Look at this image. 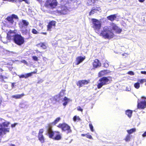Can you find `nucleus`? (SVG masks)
<instances>
[{
  "instance_id": "nucleus-1",
  "label": "nucleus",
  "mask_w": 146,
  "mask_h": 146,
  "mask_svg": "<svg viewBox=\"0 0 146 146\" xmlns=\"http://www.w3.org/2000/svg\"><path fill=\"white\" fill-rule=\"evenodd\" d=\"M105 38L110 39L112 38L114 36V35L111 31L110 28L105 26L103 28V30L101 31L99 34Z\"/></svg>"
},
{
  "instance_id": "nucleus-2",
  "label": "nucleus",
  "mask_w": 146,
  "mask_h": 146,
  "mask_svg": "<svg viewBox=\"0 0 146 146\" xmlns=\"http://www.w3.org/2000/svg\"><path fill=\"white\" fill-rule=\"evenodd\" d=\"M2 122L1 124L0 123V135L9 132L10 129L9 126L10 122L5 121H2Z\"/></svg>"
},
{
  "instance_id": "nucleus-3",
  "label": "nucleus",
  "mask_w": 146,
  "mask_h": 146,
  "mask_svg": "<svg viewBox=\"0 0 146 146\" xmlns=\"http://www.w3.org/2000/svg\"><path fill=\"white\" fill-rule=\"evenodd\" d=\"M48 136L50 138H52L55 140H58L61 139V137L58 132H53L51 128H49L47 131Z\"/></svg>"
},
{
  "instance_id": "nucleus-4",
  "label": "nucleus",
  "mask_w": 146,
  "mask_h": 146,
  "mask_svg": "<svg viewBox=\"0 0 146 146\" xmlns=\"http://www.w3.org/2000/svg\"><path fill=\"white\" fill-rule=\"evenodd\" d=\"M57 5L56 0H46L44 6L49 9H53L55 8Z\"/></svg>"
},
{
  "instance_id": "nucleus-5",
  "label": "nucleus",
  "mask_w": 146,
  "mask_h": 146,
  "mask_svg": "<svg viewBox=\"0 0 146 146\" xmlns=\"http://www.w3.org/2000/svg\"><path fill=\"white\" fill-rule=\"evenodd\" d=\"M67 2H63L65 3V5L61 6V9L59 11L60 13L62 14H66L68 13L71 10V8L70 7L69 4L67 3Z\"/></svg>"
},
{
  "instance_id": "nucleus-6",
  "label": "nucleus",
  "mask_w": 146,
  "mask_h": 146,
  "mask_svg": "<svg viewBox=\"0 0 146 146\" xmlns=\"http://www.w3.org/2000/svg\"><path fill=\"white\" fill-rule=\"evenodd\" d=\"M92 21L93 23V27L95 31L99 34L101 32V31H100L101 25V22L95 19H92Z\"/></svg>"
},
{
  "instance_id": "nucleus-7",
  "label": "nucleus",
  "mask_w": 146,
  "mask_h": 146,
  "mask_svg": "<svg viewBox=\"0 0 146 146\" xmlns=\"http://www.w3.org/2000/svg\"><path fill=\"white\" fill-rule=\"evenodd\" d=\"M110 81L109 79L106 77H103L101 78L99 80V82L97 85L98 88L99 89L101 88L103 86L108 84Z\"/></svg>"
},
{
  "instance_id": "nucleus-8",
  "label": "nucleus",
  "mask_w": 146,
  "mask_h": 146,
  "mask_svg": "<svg viewBox=\"0 0 146 146\" xmlns=\"http://www.w3.org/2000/svg\"><path fill=\"white\" fill-rule=\"evenodd\" d=\"M16 44L19 45H21L24 42V38L21 35H16L14 38V40Z\"/></svg>"
},
{
  "instance_id": "nucleus-9",
  "label": "nucleus",
  "mask_w": 146,
  "mask_h": 146,
  "mask_svg": "<svg viewBox=\"0 0 146 146\" xmlns=\"http://www.w3.org/2000/svg\"><path fill=\"white\" fill-rule=\"evenodd\" d=\"M58 127L61 128L62 131H66L67 133H70L71 131L70 127L65 123L59 124Z\"/></svg>"
},
{
  "instance_id": "nucleus-10",
  "label": "nucleus",
  "mask_w": 146,
  "mask_h": 146,
  "mask_svg": "<svg viewBox=\"0 0 146 146\" xmlns=\"http://www.w3.org/2000/svg\"><path fill=\"white\" fill-rule=\"evenodd\" d=\"M13 19H18V17L17 15L14 14H12L10 16H8L6 18V19L9 23L11 25H12L14 23Z\"/></svg>"
},
{
  "instance_id": "nucleus-11",
  "label": "nucleus",
  "mask_w": 146,
  "mask_h": 146,
  "mask_svg": "<svg viewBox=\"0 0 146 146\" xmlns=\"http://www.w3.org/2000/svg\"><path fill=\"white\" fill-rule=\"evenodd\" d=\"M44 130L43 129H40L38 135V140L41 143H43L45 141L44 137L42 134Z\"/></svg>"
},
{
  "instance_id": "nucleus-12",
  "label": "nucleus",
  "mask_w": 146,
  "mask_h": 146,
  "mask_svg": "<svg viewBox=\"0 0 146 146\" xmlns=\"http://www.w3.org/2000/svg\"><path fill=\"white\" fill-rule=\"evenodd\" d=\"M29 23L27 21L23 20L21 22L19 23V26L20 28L21 29H23L24 27H26L29 25Z\"/></svg>"
},
{
  "instance_id": "nucleus-13",
  "label": "nucleus",
  "mask_w": 146,
  "mask_h": 146,
  "mask_svg": "<svg viewBox=\"0 0 146 146\" xmlns=\"http://www.w3.org/2000/svg\"><path fill=\"white\" fill-rule=\"evenodd\" d=\"M137 107L138 108L144 109L146 107V101H138Z\"/></svg>"
},
{
  "instance_id": "nucleus-14",
  "label": "nucleus",
  "mask_w": 146,
  "mask_h": 146,
  "mask_svg": "<svg viewBox=\"0 0 146 146\" xmlns=\"http://www.w3.org/2000/svg\"><path fill=\"white\" fill-rule=\"evenodd\" d=\"M111 28L117 33H120L121 31V29H119L116 25L114 23H112L111 25Z\"/></svg>"
},
{
  "instance_id": "nucleus-15",
  "label": "nucleus",
  "mask_w": 146,
  "mask_h": 146,
  "mask_svg": "<svg viewBox=\"0 0 146 146\" xmlns=\"http://www.w3.org/2000/svg\"><path fill=\"white\" fill-rule=\"evenodd\" d=\"M56 23V22L54 21H52L50 22L47 25V30L51 31L52 29L55 27Z\"/></svg>"
},
{
  "instance_id": "nucleus-16",
  "label": "nucleus",
  "mask_w": 146,
  "mask_h": 146,
  "mask_svg": "<svg viewBox=\"0 0 146 146\" xmlns=\"http://www.w3.org/2000/svg\"><path fill=\"white\" fill-rule=\"evenodd\" d=\"M16 35L13 31H10L7 33V38L9 39H13L14 40V38Z\"/></svg>"
},
{
  "instance_id": "nucleus-17",
  "label": "nucleus",
  "mask_w": 146,
  "mask_h": 146,
  "mask_svg": "<svg viewBox=\"0 0 146 146\" xmlns=\"http://www.w3.org/2000/svg\"><path fill=\"white\" fill-rule=\"evenodd\" d=\"M101 63L99 60L96 59L94 60L93 63V67L94 68L100 67L101 66Z\"/></svg>"
},
{
  "instance_id": "nucleus-18",
  "label": "nucleus",
  "mask_w": 146,
  "mask_h": 146,
  "mask_svg": "<svg viewBox=\"0 0 146 146\" xmlns=\"http://www.w3.org/2000/svg\"><path fill=\"white\" fill-rule=\"evenodd\" d=\"M101 11V9L100 7H93L90 12V15H92L95 13H96L97 11L100 12Z\"/></svg>"
},
{
  "instance_id": "nucleus-19",
  "label": "nucleus",
  "mask_w": 146,
  "mask_h": 146,
  "mask_svg": "<svg viewBox=\"0 0 146 146\" xmlns=\"http://www.w3.org/2000/svg\"><path fill=\"white\" fill-rule=\"evenodd\" d=\"M88 82L87 80H83L78 82L77 83V85L78 86H79L80 87L88 84Z\"/></svg>"
},
{
  "instance_id": "nucleus-20",
  "label": "nucleus",
  "mask_w": 146,
  "mask_h": 146,
  "mask_svg": "<svg viewBox=\"0 0 146 146\" xmlns=\"http://www.w3.org/2000/svg\"><path fill=\"white\" fill-rule=\"evenodd\" d=\"M85 58V57L82 56H78L76 58V65H78L80 64V63L82 62Z\"/></svg>"
},
{
  "instance_id": "nucleus-21",
  "label": "nucleus",
  "mask_w": 146,
  "mask_h": 146,
  "mask_svg": "<svg viewBox=\"0 0 146 146\" xmlns=\"http://www.w3.org/2000/svg\"><path fill=\"white\" fill-rule=\"evenodd\" d=\"M65 91V90H62L60 92V93L58 95L56 96L55 97L58 98L60 99H62L61 98L64 95Z\"/></svg>"
},
{
  "instance_id": "nucleus-22",
  "label": "nucleus",
  "mask_w": 146,
  "mask_h": 146,
  "mask_svg": "<svg viewBox=\"0 0 146 146\" xmlns=\"http://www.w3.org/2000/svg\"><path fill=\"white\" fill-rule=\"evenodd\" d=\"M24 96L23 94H17L15 95L12 96L11 97L15 99H18L21 98Z\"/></svg>"
},
{
  "instance_id": "nucleus-23",
  "label": "nucleus",
  "mask_w": 146,
  "mask_h": 146,
  "mask_svg": "<svg viewBox=\"0 0 146 146\" xmlns=\"http://www.w3.org/2000/svg\"><path fill=\"white\" fill-rule=\"evenodd\" d=\"M37 72V70H35L34 72H31V73H27V74H25V78H27L28 77H29V76H32V75L33 74L36 73V72Z\"/></svg>"
},
{
  "instance_id": "nucleus-24",
  "label": "nucleus",
  "mask_w": 146,
  "mask_h": 146,
  "mask_svg": "<svg viewBox=\"0 0 146 146\" xmlns=\"http://www.w3.org/2000/svg\"><path fill=\"white\" fill-rule=\"evenodd\" d=\"M116 18V16L115 15H111L107 17L108 19L111 21H113Z\"/></svg>"
},
{
  "instance_id": "nucleus-25",
  "label": "nucleus",
  "mask_w": 146,
  "mask_h": 146,
  "mask_svg": "<svg viewBox=\"0 0 146 146\" xmlns=\"http://www.w3.org/2000/svg\"><path fill=\"white\" fill-rule=\"evenodd\" d=\"M38 46L39 47H40L43 49H45L46 48V46L45 44L44 43H41L38 44Z\"/></svg>"
},
{
  "instance_id": "nucleus-26",
  "label": "nucleus",
  "mask_w": 146,
  "mask_h": 146,
  "mask_svg": "<svg viewBox=\"0 0 146 146\" xmlns=\"http://www.w3.org/2000/svg\"><path fill=\"white\" fill-rule=\"evenodd\" d=\"M107 72L106 70H103L100 72L98 73L99 76L100 77L102 76H103L105 74L107 73Z\"/></svg>"
},
{
  "instance_id": "nucleus-27",
  "label": "nucleus",
  "mask_w": 146,
  "mask_h": 146,
  "mask_svg": "<svg viewBox=\"0 0 146 146\" xmlns=\"http://www.w3.org/2000/svg\"><path fill=\"white\" fill-rule=\"evenodd\" d=\"M87 4L89 5H91L94 2V0H86Z\"/></svg>"
},
{
  "instance_id": "nucleus-28",
  "label": "nucleus",
  "mask_w": 146,
  "mask_h": 146,
  "mask_svg": "<svg viewBox=\"0 0 146 146\" xmlns=\"http://www.w3.org/2000/svg\"><path fill=\"white\" fill-rule=\"evenodd\" d=\"M136 131V129L135 128L131 129H130L129 130H128V134H131L135 132Z\"/></svg>"
},
{
  "instance_id": "nucleus-29",
  "label": "nucleus",
  "mask_w": 146,
  "mask_h": 146,
  "mask_svg": "<svg viewBox=\"0 0 146 146\" xmlns=\"http://www.w3.org/2000/svg\"><path fill=\"white\" fill-rule=\"evenodd\" d=\"M73 120L74 121H76L80 120V119L78 116H75L73 118Z\"/></svg>"
},
{
  "instance_id": "nucleus-30",
  "label": "nucleus",
  "mask_w": 146,
  "mask_h": 146,
  "mask_svg": "<svg viewBox=\"0 0 146 146\" xmlns=\"http://www.w3.org/2000/svg\"><path fill=\"white\" fill-rule=\"evenodd\" d=\"M134 86L135 88L138 89L140 87L139 83L138 82L135 83L134 85Z\"/></svg>"
},
{
  "instance_id": "nucleus-31",
  "label": "nucleus",
  "mask_w": 146,
  "mask_h": 146,
  "mask_svg": "<svg viewBox=\"0 0 146 146\" xmlns=\"http://www.w3.org/2000/svg\"><path fill=\"white\" fill-rule=\"evenodd\" d=\"M138 81L142 84L144 82H146V79H139Z\"/></svg>"
},
{
  "instance_id": "nucleus-32",
  "label": "nucleus",
  "mask_w": 146,
  "mask_h": 146,
  "mask_svg": "<svg viewBox=\"0 0 146 146\" xmlns=\"http://www.w3.org/2000/svg\"><path fill=\"white\" fill-rule=\"evenodd\" d=\"M60 119V117H57L56 118V120H55L54 122V123L55 125L58 122Z\"/></svg>"
},
{
  "instance_id": "nucleus-33",
  "label": "nucleus",
  "mask_w": 146,
  "mask_h": 146,
  "mask_svg": "<svg viewBox=\"0 0 146 146\" xmlns=\"http://www.w3.org/2000/svg\"><path fill=\"white\" fill-rule=\"evenodd\" d=\"M86 137L89 139H92L93 138L92 136L90 135L89 133H88L87 134H86Z\"/></svg>"
},
{
  "instance_id": "nucleus-34",
  "label": "nucleus",
  "mask_w": 146,
  "mask_h": 146,
  "mask_svg": "<svg viewBox=\"0 0 146 146\" xmlns=\"http://www.w3.org/2000/svg\"><path fill=\"white\" fill-rule=\"evenodd\" d=\"M133 111L128 110V117H131L132 113Z\"/></svg>"
},
{
  "instance_id": "nucleus-35",
  "label": "nucleus",
  "mask_w": 146,
  "mask_h": 146,
  "mask_svg": "<svg viewBox=\"0 0 146 146\" xmlns=\"http://www.w3.org/2000/svg\"><path fill=\"white\" fill-rule=\"evenodd\" d=\"M104 67L107 68L109 66V64H108V61L106 60L105 63L104 64Z\"/></svg>"
},
{
  "instance_id": "nucleus-36",
  "label": "nucleus",
  "mask_w": 146,
  "mask_h": 146,
  "mask_svg": "<svg viewBox=\"0 0 146 146\" xmlns=\"http://www.w3.org/2000/svg\"><path fill=\"white\" fill-rule=\"evenodd\" d=\"M89 127L90 129L91 130L92 132L94 131V129H93V127L91 123H90L89 124Z\"/></svg>"
},
{
  "instance_id": "nucleus-37",
  "label": "nucleus",
  "mask_w": 146,
  "mask_h": 146,
  "mask_svg": "<svg viewBox=\"0 0 146 146\" xmlns=\"http://www.w3.org/2000/svg\"><path fill=\"white\" fill-rule=\"evenodd\" d=\"M20 106L23 108H27V106L26 105H25V104H21L20 105Z\"/></svg>"
},
{
  "instance_id": "nucleus-38",
  "label": "nucleus",
  "mask_w": 146,
  "mask_h": 146,
  "mask_svg": "<svg viewBox=\"0 0 146 146\" xmlns=\"http://www.w3.org/2000/svg\"><path fill=\"white\" fill-rule=\"evenodd\" d=\"M32 32L34 34H37L38 32L35 29H33L32 30Z\"/></svg>"
},
{
  "instance_id": "nucleus-39",
  "label": "nucleus",
  "mask_w": 146,
  "mask_h": 146,
  "mask_svg": "<svg viewBox=\"0 0 146 146\" xmlns=\"http://www.w3.org/2000/svg\"><path fill=\"white\" fill-rule=\"evenodd\" d=\"M62 104L63 105L65 106L68 103L66 101H62Z\"/></svg>"
},
{
  "instance_id": "nucleus-40",
  "label": "nucleus",
  "mask_w": 146,
  "mask_h": 146,
  "mask_svg": "<svg viewBox=\"0 0 146 146\" xmlns=\"http://www.w3.org/2000/svg\"><path fill=\"white\" fill-rule=\"evenodd\" d=\"M32 58L35 61H37L38 60V58L36 56H33L32 57Z\"/></svg>"
},
{
  "instance_id": "nucleus-41",
  "label": "nucleus",
  "mask_w": 146,
  "mask_h": 146,
  "mask_svg": "<svg viewBox=\"0 0 146 146\" xmlns=\"http://www.w3.org/2000/svg\"><path fill=\"white\" fill-rule=\"evenodd\" d=\"M77 110L79 111H80L82 112V111L83 109L80 106H78L77 107Z\"/></svg>"
},
{
  "instance_id": "nucleus-42",
  "label": "nucleus",
  "mask_w": 146,
  "mask_h": 146,
  "mask_svg": "<svg viewBox=\"0 0 146 146\" xmlns=\"http://www.w3.org/2000/svg\"><path fill=\"white\" fill-rule=\"evenodd\" d=\"M17 124V123H15L13 124H12L11 125V127L12 128H13L15 127L16 125Z\"/></svg>"
},
{
  "instance_id": "nucleus-43",
  "label": "nucleus",
  "mask_w": 146,
  "mask_h": 146,
  "mask_svg": "<svg viewBox=\"0 0 146 146\" xmlns=\"http://www.w3.org/2000/svg\"><path fill=\"white\" fill-rule=\"evenodd\" d=\"M128 74H130L131 75H134V74L133 72L129 71L128 72Z\"/></svg>"
},
{
  "instance_id": "nucleus-44",
  "label": "nucleus",
  "mask_w": 146,
  "mask_h": 146,
  "mask_svg": "<svg viewBox=\"0 0 146 146\" xmlns=\"http://www.w3.org/2000/svg\"><path fill=\"white\" fill-rule=\"evenodd\" d=\"M19 76L20 78H25V75H21Z\"/></svg>"
},
{
  "instance_id": "nucleus-45",
  "label": "nucleus",
  "mask_w": 146,
  "mask_h": 146,
  "mask_svg": "<svg viewBox=\"0 0 146 146\" xmlns=\"http://www.w3.org/2000/svg\"><path fill=\"white\" fill-rule=\"evenodd\" d=\"M22 62L24 64H27V62L25 60H23L22 61Z\"/></svg>"
},
{
  "instance_id": "nucleus-46",
  "label": "nucleus",
  "mask_w": 146,
  "mask_h": 146,
  "mask_svg": "<svg viewBox=\"0 0 146 146\" xmlns=\"http://www.w3.org/2000/svg\"><path fill=\"white\" fill-rule=\"evenodd\" d=\"M61 0V2H64V3L66 2L67 1H68V0Z\"/></svg>"
},
{
  "instance_id": "nucleus-47",
  "label": "nucleus",
  "mask_w": 146,
  "mask_h": 146,
  "mask_svg": "<svg viewBox=\"0 0 146 146\" xmlns=\"http://www.w3.org/2000/svg\"><path fill=\"white\" fill-rule=\"evenodd\" d=\"M23 1H24L26 3H29V1L28 0H22Z\"/></svg>"
},
{
  "instance_id": "nucleus-48",
  "label": "nucleus",
  "mask_w": 146,
  "mask_h": 146,
  "mask_svg": "<svg viewBox=\"0 0 146 146\" xmlns=\"http://www.w3.org/2000/svg\"><path fill=\"white\" fill-rule=\"evenodd\" d=\"M141 73L142 74H146V72L145 71H141Z\"/></svg>"
},
{
  "instance_id": "nucleus-49",
  "label": "nucleus",
  "mask_w": 146,
  "mask_h": 146,
  "mask_svg": "<svg viewBox=\"0 0 146 146\" xmlns=\"http://www.w3.org/2000/svg\"><path fill=\"white\" fill-rule=\"evenodd\" d=\"M63 100H69V99L66 97H65L64 98Z\"/></svg>"
},
{
  "instance_id": "nucleus-50",
  "label": "nucleus",
  "mask_w": 146,
  "mask_h": 146,
  "mask_svg": "<svg viewBox=\"0 0 146 146\" xmlns=\"http://www.w3.org/2000/svg\"><path fill=\"white\" fill-rule=\"evenodd\" d=\"M142 136L143 137L146 136V131L144 132V133L142 135Z\"/></svg>"
},
{
  "instance_id": "nucleus-51",
  "label": "nucleus",
  "mask_w": 146,
  "mask_h": 146,
  "mask_svg": "<svg viewBox=\"0 0 146 146\" xmlns=\"http://www.w3.org/2000/svg\"><path fill=\"white\" fill-rule=\"evenodd\" d=\"M122 55L123 56H127L128 54L127 53H125L122 54Z\"/></svg>"
},
{
  "instance_id": "nucleus-52",
  "label": "nucleus",
  "mask_w": 146,
  "mask_h": 146,
  "mask_svg": "<svg viewBox=\"0 0 146 146\" xmlns=\"http://www.w3.org/2000/svg\"><path fill=\"white\" fill-rule=\"evenodd\" d=\"M141 98L142 100H146V97L144 96H142Z\"/></svg>"
},
{
  "instance_id": "nucleus-53",
  "label": "nucleus",
  "mask_w": 146,
  "mask_h": 146,
  "mask_svg": "<svg viewBox=\"0 0 146 146\" xmlns=\"http://www.w3.org/2000/svg\"><path fill=\"white\" fill-rule=\"evenodd\" d=\"M0 77H1V78L2 79H5V78H6V77H5L3 76L2 75H1Z\"/></svg>"
},
{
  "instance_id": "nucleus-54",
  "label": "nucleus",
  "mask_w": 146,
  "mask_h": 146,
  "mask_svg": "<svg viewBox=\"0 0 146 146\" xmlns=\"http://www.w3.org/2000/svg\"><path fill=\"white\" fill-rule=\"evenodd\" d=\"M145 0H139V1L140 2H143Z\"/></svg>"
},
{
  "instance_id": "nucleus-55",
  "label": "nucleus",
  "mask_w": 146,
  "mask_h": 146,
  "mask_svg": "<svg viewBox=\"0 0 146 146\" xmlns=\"http://www.w3.org/2000/svg\"><path fill=\"white\" fill-rule=\"evenodd\" d=\"M41 33L44 35H46L47 34V33L46 32H42Z\"/></svg>"
},
{
  "instance_id": "nucleus-56",
  "label": "nucleus",
  "mask_w": 146,
  "mask_h": 146,
  "mask_svg": "<svg viewBox=\"0 0 146 146\" xmlns=\"http://www.w3.org/2000/svg\"><path fill=\"white\" fill-rule=\"evenodd\" d=\"M81 136H86V134H81Z\"/></svg>"
},
{
  "instance_id": "nucleus-57",
  "label": "nucleus",
  "mask_w": 146,
  "mask_h": 146,
  "mask_svg": "<svg viewBox=\"0 0 146 146\" xmlns=\"http://www.w3.org/2000/svg\"><path fill=\"white\" fill-rule=\"evenodd\" d=\"M14 86V83H12V87H13Z\"/></svg>"
},
{
  "instance_id": "nucleus-58",
  "label": "nucleus",
  "mask_w": 146,
  "mask_h": 146,
  "mask_svg": "<svg viewBox=\"0 0 146 146\" xmlns=\"http://www.w3.org/2000/svg\"><path fill=\"white\" fill-rule=\"evenodd\" d=\"M128 112V110H127L125 111V114H126L127 115V113Z\"/></svg>"
},
{
  "instance_id": "nucleus-59",
  "label": "nucleus",
  "mask_w": 146,
  "mask_h": 146,
  "mask_svg": "<svg viewBox=\"0 0 146 146\" xmlns=\"http://www.w3.org/2000/svg\"><path fill=\"white\" fill-rule=\"evenodd\" d=\"M11 146H15L14 144H11Z\"/></svg>"
},
{
  "instance_id": "nucleus-60",
  "label": "nucleus",
  "mask_w": 146,
  "mask_h": 146,
  "mask_svg": "<svg viewBox=\"0 0 146 146\" xmlns=\"http://www.w3.org/2000/svg\"><path fill=\"white\" fill-rule=\"evenodd\" d=\"M127 136L126 137V138L125 139V140L127 141Z\"/></svg>"
},
{
  "instance_id": "nucleus-61",
  "label": "nucleus",
  "mask_w": 146,
  "mask_h": 146,
  "mask_svg": "<svg viewBox=\"0 0 146 146\" xmlns=\"http://www.w3.org/2000/svg\"><path fill=\"white\" fill-rule=\"evenodd\" d=\"M38 52H39V51H38L37 52V53H38Z\"/></svg>"
},
{
  "instance_id": "nucleus-62",
  "label": "nucleus",
  "mask_w": 146,
  "mask_h": 146,
  "mask_svg": "<svg viewBox=\"0 0 146 146\" xmlns=\"http://www.w3.org/2000/svg\"><path fill=\"white\" fill-rule=\"evenodd\" d=\"M1 101H0V104H1Z\"/></svg>"
},
{
  "instance_id": "nucleus-63",
  "label": "nucleus",
  "mask_w": 146,
  "mask_h": 146,
  "mask_svg": "<svg viewBox=\"0 0 146 146\" xmlns=\"http://www.w3.org/2000/svg\"><path fill=\"white\" fill-rule=\"evenodd\" d=\"M128 138H129V135L128 136Z\"/></svg>"
}]
</instances>
